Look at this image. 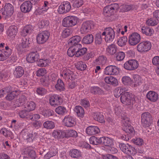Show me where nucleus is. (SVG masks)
<instances>
[{
  "mask_svg": "<svg viewBox=\"0 0 159 159\" xmlns=\"http://www.w3.org/2000/svg\"><path fill=\"white\" fill-rule=\"evenodd\" d=\"M56 89L60 91H63L65 89V85L63 81L61 79H58L57 84L55 85Z\"/></svg>",
  "mask_w": 159,
  "mask_h": 159,
  "instance_id": "obj_44",
  "label": "nucleus"
},
{
  "mask_svg": "<svg viewBox=\"0 0 159 159\" xmlns=\"http://www.w3.org/2000/svg\"><path fill=\"white\" fill-rule=\"evenodd\" d=\"M26 48L21 44H17L16 46V48L18 52L20 53H22L26 51Z\"/></svg>",
  "mask_w": 159,
  "mask_h": 159,
  "instance_id": "obj_63",
  "label": "nucleus"
},
{
  "mask_svg": "<svg viewBox=\"0 0 159 159\" xmlns=\"http://www.w3.org/2000/svg\"><path fill=\"white\" fill-rule=\"evenodd\" d=\"M90 91L92 93L94 94L101 95L103 93L102 90L98 86L91 87L90 89Z\"/></svg>",
  "mask_w": 159,
  "mask_h": 159,
  "instance_id": "obj_41",
  "label": "nucleus"
},
{
  "mask_svg": "<svg viewBox=\"0 0 159 159\" xmlns=\"http://www.w3.org/2000/svg\"><path fill=\"white\" fill-rule=\"evenodd\" d=\"M100 132L99 128L97 126H90L88 127L86 129L87 134L89 135H93L98 134Z\"/></svg>",
  "mask_w": 159,
  "mask_h": 159,
  "instance_id": "obj_24",
  "label": "nucleus"
},
{
  "mask_svg": "<svg viewBox=\"0 0 159 159\" xmlns=\"http://www.w3.org/2000/svg\"><path fill=\"white\" fill-rule=\"evenodd\" d=\"M14 7L10 3H7L4 7V11L2 14L6 16V18L11 16L14 12Z\"/></svg>",
  "mask_w": 159,
  "mask_h": 159,
  "instance_id": "obj_16",
  "label": "nucleus"
},
{
  "mask_svg": "<svg viewBox=\"0 0 159 159\" xmlns=\"http://www.w3.org/2000/svg\"><path fill=\"white\" fill-rule=\"evenodd\" d=\"M102 35L105 36L106 42L110 43L113 41L115 38V32L114 30L111 28H107L104 29Z\"/></svg>",
  "mask_w": 159,
  "mask_h": 159,
  "instance_id": "obj_3",
  "label": "nucleus"
},
{
  "mask_svg": "<svg viewBox=\"0 0 159 159\" xmlns=\"http://www.w3.org/2000/svg\"><path fill=\"white\" fill-rule=\"evenodd\" d=\"M78 22V18L75 16H68L65 17L62 21V25L64 27H71L75 25Z\"/></svg>",
  "mask_w": 159,
  "mask_h": 159,
  "instance_id": "obj_2",
  "label": "nucleus"
},
{
  "mask_svg": "<svg viewBox=\"0 0 159 159\" xmlns=\"http://www.w3.org/2000/svg\"><path fill=\"white\" fill-rule=\"evenodd\" d=\"M44 127L48 129H54L55 126V124L54 122L51 120H47L43 124Z\"/></svg>",
  "mask_w": 159,
  "mask_h": 159,
  "instance_id": "obj_39",
  "label": "nucleus"
},
{
  "mask_svg": "<svg viewBox=\"0 0 159 159\" xmlns=\"http://www.w3.org/2000/svg\"><path fill=\"white\" fill-rule=\"evenodd\" d=\"M19 116L22 118H27L29 119L28 116L30 115V113L26 110H21L18 113Z\"/></svg>",
  "mask_w": 159,
  "mask_h": 159,
  "instance_id": "obj_50",
  "label": "nucleus"
},
{
  "mask_svg": "<svg viewBox=\"0 0 159 159\" xmlns=\"http://www.w3.org/2000/svg\"><path fill=\"white\" fill-rule=\"evenodd\" d=\"M134 81H133L132 87H136L141 84L142 80L141 77L138 75H134L133 76Z\"/></svg>",
  "mask_w": 159,
  "mask_h": 159,
  "instance_id": "obj_33",
  "label": "nucleus"
},
{
  "mask_svg": "<svg viewBox=\"0 0 159 159\" xmlns=\"http://www.w3.org/2000/svg\"><path fill=\"white\" fill-rule=\"evenodd\" d=\"M26 60L30 63H33L35 61L39 62L40 61L39 53L37 52L30 53L27 55Z\"/></svg>",
  "mask_w": 159,
  "mask_h": 159,
  "instance_id": "obj_13",
  "label": "nucleus"
},
{
  "mask_svg": "<svg viewBox=\"0 0 159 159\" xmlns=\"http://www.w3.org/2000/svg\"><path fill=\"white\" fill-rule=\"evenodd\" d=\"M29 119L31 120L34 121L35 122L33 123V125L35 127H38L40 126L39 120H38L40 118V116L38 114H34L32 115L30 113V115L28 116Z\"/></svg>",
  "mask_w": 159,
  "mask_h": 159,
  "instance_id": "obj_27",
  "label": "nucleus"
},
{
  "mask_svg": "<svg viewBox=\"0 0 159 159\" xmlns=\"http://www.w3.org/2000/svg\"><path fill=\"white\" fill-rule=\"evenodd\" d=\"M75 66L77 69L80 70H85L87 67L86 64L82 61L77 62L75 65Z\"/></svg>",
  "mask_w": 159,
  "mask_h": 159,
  "instance_id": "obj_48",
  "label": "nucleus"
},
{
  "mask_svg": "<svg viewBox=\"0 0 159 159\" xmlns=\"http://www.w3.org/2000/svg\"><path fill=\"white\" fill-rule=\"evenodd\" d=\"M32 3L34 4L29 1L24 2L20 7L21 11L25 13L29 12L32 8Z\"/></svg>",
  "mask_w": 159,
  "mask_h": 159,
  "instance_id": "obj_18",
  "label": "nucleus"
},
{
  "mask_svg": "<svg viewBox=\"0 0 159 159\" xmlns=\"http://www.w3.org/2000/svg\"><path fill=\"white\" fill-rule=\"evenodd\" d=\"M49 101L50 104L52 106L60 105L61 103L60 97L56 94L52 95L50 97Z\"/></svg>",
  "mask_w": 159,
  "mask_h": 159,
  "instance_id": "obj_22",
  "label": "nucleus"
},
{
  "mask_svg": "<svg viewBox=\"0 0 159 159\" xmlns=\"http://www.w3.org/2000/svg\"><path fill=\"white\" fill-rule=\"evenodd\" d=\"M117 50V48L116 45L112 44L108 46L106 48V52L109 55H113L115 54Z\"/></svg>",
  "mask_w": 159,
  "mask_h": 159,
  "instance_id": "obj_34",
  "label": "nucleus"
},
{
  "mask_svg": "<svg viewBox=\"0 0 159 159\" xmlns=\"http://www.w3.org/2000/svg\"><path fill=\"white\" fill-rule=\"evenodd\" d=\"M81 39V38L79 35H75L70 38L68 40V44L69 46L79 43Z\"/></svg>",
  "mask_w": 159,
  "mask_h": 159,
  "instance_id": "obj_26",
  "label": "nucleus"
},
{
  "mask_svg": "<svg viewBox=\"0 0 159 159\" xmlns=\"http://www.w3.org/2000/svg\"><path fill=\"white\" fill-rule=\"evenodd\" d=\"M141 32L143 34L148 36L152 35L154 33V31L152 29H151L147 26L142 27Z\"/></svg>",
  "mask_w": 159,
  "mask_h": 159,
  "instance_id": "obj_30",
  "label": "nucleus"
},
{
  "mask_svg": "<svg viewBox=\"0 0 159 159\" xmlns=\"http://www.w3.org/2000/svg\"><path fill=\"white\" fill-rule=\"evenodd\" d=\"M146 24L149 26H154L157 25V21L154 18H150L147 20L146 22Z\"/></svg>",
  "mask_w": 159,
  "mask_h": 159,
  "instance_id": "obj_59",
  "label": "nucleus"
},
{
  "mask_svg": "<svg viewBox=\"0 0 159 159\" xmlns=\"http://www.w3.org/2000/svg\"><path fill=\"white\" fill-rule=\"evenodd\" d=\"M105 81L106 83L110 84L114 86H116L118 84L117 80L112 76L106 77L105 78Z\"/></svg>",
  "mask_w": 159,
  "mask_h": 159,
  "instance_id": "obj_35",
  "label": "nucleus"
},
{
  "mask_svg": "<svg viewBox=\"0 0 159 159\" xmlns=\"http://www.w3.org/2000/svg\"><path fill=\"white\" fill-rule=\"evenodd\" d=\"M48 77L47 75L40 76V83L43 86H47Z\"/></svg>",
  "mask_w": 159,
  "mask_h": 159,
  "instance_id": "obj_55",
  "label": "nucleus"
},
{
  "mask_svg": "<svg viewBox=\"0 0 159 159\" xmlns=\"http://www.w3.org/2000/svg\"><path fill=\"white\" fill-rule=\"evenodd\" d=\"M36 106V104L33 102L30 101L28 102L25 106V108H27L29 111H33L34 110Z\"/></svg>",
  "mask_w": 159,
  "mask_h": 159,
  "instance_id": "obj_49",
  "label": "nucleus"
},
{
  "mask_svg": "<svg viewBox=\"0 0 159 159\" xmlns=\"http://www.w3.org/2000/svg\"><path fill=\"white\" fill-rule=\"evenodd\" d=\"M49 36V33L46 30L43 31L40 33V43H43L45 42L48 39Z\"/></svg>",
  "mask_w": 159,
  "mask_h": 159,
  "instance_id": "obj_38",
  "label": "nucleus"
},
{
  "mask_svg": "<svg viewBox=\"0 0 159 159\" xmlns=\"http://www.w3.org/2000/svg\"><path fill=\"white\" fill-rule=\"evenodd\" d=\"M61 75L66 79L73 80L75 79V75L73 72L69 69H65L63 70Z\"/></svg>",
  "mask_w": 159,
  "mask_h": 159,
  "instance_id": "obj_21",
  "label": "nucleus"
},
{
  "mask_svg": "<svg viewBox=\"0 0 159 159\" xmlns=\"http://www.w3.org/2000/svg\"><path fill=\"white\" fill-rule=\"evenodd\" d=\"M125 91V88L119 87L116 89L114 92V95L116 98H119Z\"/></svg>",
  "mask_w": 159,
  "mask_h": 159,
  "instance_id": "obj_42",
  "label": "nucleus"
},
{
  "mask_svg": "<svg viewBox=\"0 0 159 159\" xmlns=\"http://www.w3.org/2000/svg\"><path fill=\"white\" fill-rule=\"evenodd\" d=\"M141 117L143 125L145 127L149 126L151 124V114L148 112H144L142 114Z\"/></svg>",
  "mask_w": 159,
  "mask_h": 159,
  "instance_id": "obj_11",
  "label": "nucleus"
},
{
  "mask_svg": "<svg viewBox=\"0 0 159 159\" xmlns=\"http://www.w3.org/2000/svg\"><path fill=\"white\" fill-rule=\"evenodd\" d=\"M93 40V36L92 34H90L85 36L83 38L82 42L84 44H89L92 43Z\"/></svg>",
  "mask_w": 159,
  "mask_h": 159,
  "instance_id": "obj_36",
  "label": "nucleus"
},
{
  "mask_svg": "<svg viewBox=\"0 0 159 159\" xmlns=\"http://www.w3.org/2000/svg\"><path fill=\"white\" fill-rule=\"evenodd\" d=\"M56 112L60 115H63L66 112V108L62 106H59L55 109Z\"/></svg>",
  "mask_w": 159,
  "mask_h": 159,
  "instance_id": "obj_56",
  "label": "nucleus"
},
{
  "mask_svg": "<svg viewBox=\"0 0 159 159\" xmlns=\"http://www.w3.org/2000/svg\"><path fill=\"white\" fill-rule=\"evenodd\" d=\"M93 117L95 120L100 123H103L105 122L104 116L103 114L100 112H95L93 114Z\"/></svg>",
  "mask_w": 159,
  "mask_h": 159,
  "instance_id": "obj_32",
  "label": "nucleus"
},
{
  "mask_svg": "<svg viewBox=\"0 0 159 159\" xmlns=\"http://www.w3.org/2000/svg\"><path fill=\"white\" fill-rule=\"evenodd\" d=\"M152 47L151 42L149 41H144L140 43L137 46V50L140 52L143 53L149 50Z\"/></svg>",
  "mask_w": 159,
  "mask_h": 159,
  "instance_id": "obj_5",
  "label": "nucleus"
},
{
  "mask_svg": "<svg viewBox=\"0 0 159 159\" xmlns=\"http://www.w3.org/2000/svg\"><path fill=\"white\" fill-rule=\"evenodd\" d=\"M1 133L6 137H10L12 135L11 131L7 130L5 128H2L1 130Z\"/></svg>",
  "mask_w": 159,
  "mask_h": 159,
  "instance_id": "obj_62",
  "label": "nucleus"
},
{
  "mask_svg": "<svg viewBox=\"0 0 159 159\" xmlns=\"http://www.w3.org/2000/svg\"><path fill=\"white\" fill-rule=\"evenodd\" d=\"M140 39V34L137 33H134L129 36L128 42L130 45H135L139 42Z\"/></svg>",
  "mask_w": 159,
  "mask_h": 159,
  "instance_id": "obj_10",
  "label": "nucleus"
},
{
  "mask_svg": "<svg viewBox=\"0 0 159 159\" xmlns=\"http://www.w3.org/2000/svg\"><path fill=\"white\" fill-rule=\"evenodd\" d=\"M119 8V5L116 3L111 4L105 7L103 9V14L107 16H110L113 15L114 11Z\"/></svg>",
  "mask_w": 159,
  "mask_h": 159,
  "instance_id": "obj_4",
  "label": "nucleus"
},
{
  "mask_svg": "<svg viewBox=\"0 0 159 159\" xmlns=\"http://www.w3.org/2000/svg\"><path fill=\"white\" fill-rule=\"evenodd\" d=\"M122 82L125 85H129L132 86L133 81L128 76H124L122 79Z\"/></svg>",
  "mask_w": 159,
  "mask_h": 159,
  "instance_id": "obj_43",
  "label": "nucleus"
},
{
  "mask_svg": "<svg viewBox=\"0 0 159 159\" xmlns=\"http://www.w3.org/2000/svg\"><path fill=\"white\" fill-rule=\"evenodd\" d=\"M120 99L121 102L126 105L133 104L134 101L133 99L131 98L130 94L127 92H125L122 94Z\"/></svg>",
  "mask_w": 159,
  "mask_h": 159,
  "instance_id": "obj_8",
  "label": "nucleus"
},
{
  "mask_svg": "<svg viewBox=\"0 0 159 159\" xmlns=\"http://www.w3.org/2000/svg\"><path fill=\"white\" fill-rule=\"evenodd\" d=\"M107 60L106 57L103 55L100 56L95 61V63L96 65H103L105 64Z\"/></svg>",
  "mask_w": 159,
  "mask_h": 159,
  "instance_id": "obj_37",
  "label": "nucleus"
},
{
  "mask_svg": "<svg viewBox=\"0 0 159 159\" xmlns=\"http://www.w3.org/2000/svg\"><path fill=\"white\" fill-rule=\"evenodd\" d=\"M25 151L26 152L28 155L32 159H35L36 157V153L34 151L30 148H27L25 149Z\"/></svg>",
  "mask_w": 159,
  "mask_h": 159,
  "instance_id": "obj_47",
  "label": "nucleus"
},
{
  "mask_svg": "<svg viewBox=\"0 0 159 159\" xmlns=\"http://www.w3.org/2000/svg\"><path fill=\"white\" fill-rule=\"evenodd\" d=\"M119 147L120 150L125 153L129 155L134 154V148L128 144L121 143L120 144Z\"/></svg>",
  "mask_w": 159,
  "mask_h": 159,
  "instance_id": "obj_15",
  "label": "nucleus"
},
{
  "mask_svg": "<svg viewBox=\"0 0 159 159\" xmlns=\"http://www.w3.org/2000/svg\"><path fill=\"white\" fill-rule=\"evenodd\" d=\"M101 144L106 146H111L113 145V140L108 137H102L101 139Z\"/></svg>",
  "mask_w": 159,
  "mask_h": 159,
  "instance_id": "obj_29",
  "label": "nucleus"
},
{
  "mask_svg": "<svg viewBox=\"0 0 159 159\" xmlns=\"http://www.w3.org/2000/svg\"><path fill=\"white\" fill-rule=\"evenodd\" d=\"M42 4L43 5L42 8L40 9V13L43 14L46 12L49 8V7L48 6V2L47 1H44V3H43Z\"/></svg>",
  "mask_w": 159,
  "mask_h": 159,
  "instance_id": "obj_60",
  "label": "nucleus"
},
{
  "mask_svg": "<svg viewBox=\"0 0 159 159\" xmlns=\"http://www.w3.org/2000/svg\"><path fill=\"white\" fill-rule=\"evenodd\" d=\"M127 41V38L125 36H123L118 40L117 44L119 46L123 47L126 45Z\"/></svg>",
  "mask_w": 159,
  "mask_h": 159,
  "instance_id": "obj_52",
  "label": "nucleus"
},
{
  "mask_svg": "<svg viewBox=\"0 0 159 159\" xmlns=\"http://www.w3.org/2000/svg\"><path fill=\"white\" fill-rule=\"evenodd\" d=\"M52 135L55 139L63 138L65 137L66 133L63 130H55L52 132Z\"/></svg>",
  "mask_w": 159,
  "mask_h": 159,
  "instance_id": "obj_28",
  "label": "nucleus"
},
{
  "mask_svg": "<svg viewBox=\"0 0 159 159\" xmlns=\"http://www.w3.org/2000/svg\"><path fill=\"white\" fill-rule=\"evenodd\" d=\"M71 9L70 2L67 1L64 2L59 6L58 9V12L60 14L66 13L69 11Z\"/></svg>",
  "mask_w": 159,
  "mask_h": 159,
  "instance_id": "obj_12",
  "label": "nucleus"
},
{
  "mask_svg": "<svg viewBox=\"0 0 159 159\" xmlns=\"http://www.w3.org/2000/svg\"><path fill=\"white\" fill-rule=\"evenodd\" d=\"M146 97L149 100L153 102H156L158 98V94L153 91L148 92L146 95Z\"/></svg>",
  "mask_w": 159,
  "mask_h": 159,
  "instance_id": "obj_23",
  "label": "nucleus"
},
{
  "mask_svg": "<svg viewBox=\"0 0 159 159\" xmlns=\"http://www.w3.org/2000/svg\"><path fill=\"white\" fill-rule=\"evenodd\" d=\"M62 122L63 125L68 127H73L76 124L75 119L72 116L69 115L65 116Z\"/></svg>",
  "mask_w": 159,
  "mask_h": 159,
  "instance_id": "obj_14",
  "label": "nucleus"
},
{
  "mask_svg": "<svg viewBox=\"0 0 159 159\" xmlns=\"http://www.w3.org/2000/svg\"><path fill=\"white\" fill-rule=\"evenodd\" d=\"M17 28L14 26H10L7 32L8 36L11 39L14 38L17 33Z\"/></svg>",
  "mask_w": 159,
  "mask_h": 159,
  "instance_id": "obj_25",
  "label": "nucleus"
},
{
  "mask_svg": "<svg viewBox=\"0 0 159 159\" xmlns=\"http://www.w3.org/2000/svg\"><path fill=\"white\" fill-rule=\"evenodd\" d=\"M72 6L77 8L81 6L83 4V0H71Z\"/></svg>",
  "mask_w": 159,
  "mask_h": 159,
  "instance_id": "obj_51",
  "label": "nucleus"
},
{
  "mask_svg": "<svg viewBox=\"0 0 159 159\" xmlns=\"http://www.w3.org/2000/svg\"><path fill=\"white\" fill-rule=\"evenodd\" d=\"M78 116L83 117L84 115V112L83 108L80 106H76L74 110Z\"/></svg>",
  "mask_w": 159,
  "mask_h": 159,
  "instance_id": "obj_40",
  "label": "nucleus"
},
{
  "mask_svg": "<svg viewBox=\"0 0 159 159\" xmlns=\"http://www.w3.org/2000/svg\"><path fill=\"white\" fill-rule=\"evenodd\" d=\"M125 55L123 52H120L116 54V57L117 61H120L123 60L125 57Z\"/></svg>",
  "mask_w": 159,
  "mask_h": 159,
  "instance_id": "obj_58",
  "label": "nucleus"
},
{
  "mask_svg": "<svg viewBox=\"0 0 159 159\" xmlns=\"http://www.w3.org/2000/svg\"><path fill=\"white\" fill-rule=\"evenodd\" d=\"M24 73V70L22 67L20 66L16 67L14 70L13 74L16 78L21 77Z\"/></svg>",
  "mask_w": 159,
  "mask_h": 159,
  "instance_id": "obj_31",
  "label": "nucleus"
},
{
  "mask_svg": "<svg viewBox=\"0 0 159 159\" xmlns=\"http://www.w3.org/2000/svg\"><path fill=\"white\" fill-rule=\"evenodd\" d=\"M20 135L24 140H26L29 142H32L34 139L32 133L29 132L27 129H25L22 130Z\"/></svg>",
  "mask_w": 159,
  "mask_h": 159,
  "instance_id": "obj_19",
  "label": "nucleus"
},
{
  "mask_svg": "<svg viewBox=\"0 0 159 159\" xmlns=\"http://www.w3.org/2000/svg\"><path fill=\"white\" fill-rule=\"evenodd\" d=\"M102 39L100 33L97 34L95 39V43L96 45H99L101 44Z\"/></svg>",
  "mask_w": 159,
  "mask_h": 159,
  "instance_id": "obj_61",
  "label": "nucleus"
},
{
  "mask_svg": "<svg viewBox=\"0 0 159 159\" xmlns=\"http://www.w3.org/2000/svg\"><path fill=\"white\" fill-rule=\"evenodd\" d=\"M70 155L71 157L76 158L80 156L81 152L77 149H72L70 151Z\"/></svg>",
  "mask_w": 159,
  "mask_h": 159,
  "instance_id": "obj_45",
  "label": "nucleus"
},
{
  "mask_svg": "<svg viewBox=\"0 0 159 159\" xmlns=\"http://www.w3.org/2000/svg\"><path fill=\"white\" fill-rule=\"evenodd\" d=\"M16 91H13L8 93L6 97V99L8 101H11L14 99L16 96Z\"/></svg>",
  "mask_w": 159,
  "mask_h": 159,
  "instance_id": "obj_57",
  "label": "nucleus"
},
{
  "mask_svg": "<svg viewBox=\"0 0 159 159\" xmlns=\"http://www.w3.org/2000/svg\"><path fill=\"white\" fill-rule=\"evenodd\" d=\"M67 137H75L77 136V132L73 130H69L66 134Z\"/></svg>",
  "mask_w": 159,
  "mask_h": 159,
  "instance_id": "obj_64",
  "label": "nucleus"
},
{
  "mask_svg": "<svg viewBox=\"0 0 159 159\" xmlns=\"http://www.w3.org/2000/svg\"><path fill=\"white\" fill-rule=\"evenodd\" d=\"M33 27L32 25H28L25 26L21 32V35L24 37L22 39L21 43L24 47L27 48L29 47L30 44L29 39L30 38L25 37L28 34H30L33 31Z\"/></svg>",
  "mask_w": 159,
  "mask_h": 159,
  "instance_id": "obj_1",
  "label": "nucleus"
},
{
  "mask_svg": "<svg viewBox=\"0 0 159 159\" xmlns=\"http://www.w3.org/2000/svg\"><path fill=\"white\" fill-rule=\"evenodd\" d=\"M139 66L138 61L136 60H130L126 61L124 64V68L128 70H134Z\"/></svg>",
  "mask_w": 159,
  "mask_h": 159,
  "instance_id": "obj_7",
  "label": "nucleus"
},
{
  "mask_svg": "<svg viewBox=\"0 0 159 159\" xmlns=\"http://www.w3.org/2000/svg\"><path fill=\"white\" fill-rule=\"evenodd\" d=\"M87 51V49L85 48L82 47L76 52L75 56L77 57H79L81 56L85 53Z\"/></svg>",
  "mask_w": 159,
  "mask_h": 159,
  "instance_id": "obj_53",
  "label": "nucleus"
},
{
  "mask_svg": "<svg viewBox=\"0 0 159 159\" xmlns=\"http://www.w3.org/2000/svg\"><path fill=\"white\" fill-rule=\"evenodd\" d=\"M54 111L50 109H43L42 111V115L45 116H50L52 115L53 114Z\"/></svg>",
  "mask_w": 159,
  "mask_h": 159,
  "instance_id": "obj_54",
  "label": "nucleus"
},
{
  "mask_svg": "<svg viewBox=\"0 0 159 159\" xmlns=\"http://www.w3.org/2000/svg\"><path fill=\"white\" fill-rule=\"evenodd\" d=\"M119 73V68L116 66L110 65L104 69V73L107 75H117Z\"/></svg>",
  "mask_w": 159,
  "mask_h": 159,
  "instance_id": "obj_9",
  "label": "nucleus"
},
{
  "mask_svg": "<svg viewBox=\"0 0 159 159\" xmlns=\"http://www.w3.org/2000/svg\"><path fill=\"white\" fill-rule=\"evenodd\" d=\"M57 148L56 146H52L50 148L49 152L44 156V159H49L55 156L57 153Z\"/></svg>",
  "mask_w": 159,
  "mask_h": 159,
  "instance_id": "obj_20",
  "label": "nucleus"
},
{
  "mask_svg": "<svg viewBox=\"0 0 159 159\" xmlns=\"http://www.w3.org/2000/svg\"><path fill=\"white\" fill-rule=\"evenodd\" d=\"M94 24L92 21H87L84 22L80 29V32L82 34H86L89 32L93 28Z\"/></svg>",
  "mask_w": 159,
  "mask_h": 159,
  "instance_id": "obj_6",
  "label": "nucleus"
},
{
  "mask_svg": "<svg viewBox=\"0 0 159 159\" xmlns=\"http://www.w3.org/2000/svg\"><path fill=\"white\" fill-rule=\"evenodd\" d=\"M101 138H98L94 136L91 137L89 139L90 143L91 144L96 145L101 144Z\"/></svg>",
  "mask_w": 159,
  "mask_h": 159,
  "instance_id": "obj_46",
  "label": "nucleus"
},
{
  "mask_svg": "<svg viewBox=\"0 0 159 159\" xmlns=\"http://www.w3.org/2000/svg\"><path fill=\"white\" fill-rule=\"evenodd\" d=\"M123 123V130L126 133H133L134 129L132 126H131L129 124V120L128 118L126 117L124 119L122 122Z\"/></svg>",
  "mask_w": 159,
  "mask_h": 159,
  "instance_id": "obj_17",
  "label": "nucleus"
}]
</instances>
